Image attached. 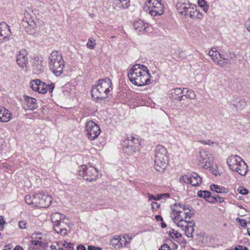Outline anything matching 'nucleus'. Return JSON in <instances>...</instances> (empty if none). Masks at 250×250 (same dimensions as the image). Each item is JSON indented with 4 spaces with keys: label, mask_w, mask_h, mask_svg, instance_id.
<instances>
[{
    "label": "nucleus",
    "mask_w": 250,
    "mask_h": 250,
    "mask_svg": "<svg viewBox=\"0 0 250 250\" xmlns=\"http://www.w3.org/2000/svg\"><path fill=\"white\" fill-rule=\"evenodd\" d=\"M128 77L134 85L142 86L151 83V75L147 67L144 65L136 64L128 71Z\"/></svg>",
    "instance_id": "1"
},
{
    "label": "nucleus",
    "mask_w": 250,
    "mask_h": 250,
    "mask_svg": "<svg viewBox=\"0 0 250 250\" xmlns=\"http://www.w3.org/2000/svg\"><path fill=\"white\" fill-rule=\"evenodd\" d=\"M112 83L109 78L99 80L97 84L95 85L91 90L92 97L97 100L105 103L107 101V98L112 95Z\"/></svg>",
    "instance_id": "2"
},
{
    "label": "nucleus",
    "mask_w": 250,
    "mask_h": 250,
    "mask_svg": "<svg viewBox=\"0 0 250 250\" xmlns=\"http://www.w3.org/2000/svg\"><path fill=\"white\" fill-rule=\"evenodd\" d=\"M176 6L178 13L186 19H201L203 17L202 13L197 10V6L188 0H180L177 2Z\"/></svg>",
    "instance_id": "3"
},
{
    "label": "nucleus",
    "mask_w": 250,
    "mask_h": 250,
    "mask_svg": "<svg viewBox=\"0 0 250 250\" xmlns=\"http://www.w3.org/2000/svg\"><path fill=\"white\" fill-rule=\"evenodd\" d=\"M168 162L167 151L162 145H158L154 150V167L163 172L166 168Z\"/></svg>",
    "instance_id": "4"
},
{
    "label": "nucleus",
    "mask_w": 250,
    "mask_h": 250,
    "mask_svg": "<svg viewBox=\"0 0 250 250\" xmlns=\"http://www.w3.org/2000/svg\"><path fill=\"white\" fill-rule=\"evenodd\" d=\"M227 164L230 169L241 175H245L248 172V166L242 159L237 155H231L227 159Z\"/></svg>",
    "instance_id": "5"
},
{
    "label": "nucleus",
    "mask_w": 250,
    "mask_h": 250,
    "mask_svg": "<svg viewBox=\"0 0 250 250\" xmlns=\"http://www.w3.org/2000/svg\"><path fill=\"white\" fill-rule=\"evenodd\" d=\"M24 17L23 18L21 24L26 29V31L29 32V34H32V30L36 27V23L34 21L33 15V10L31 8H28L26 10L24 13Z\"/></svg>",
    "instance_id": "6"
},
{
    "label": "nucleus",
    "mask_w": 250,
    "mask_h": 250,
    "mask_svg": "<svg viewBox=\"0 0 250 250\" xmlns=\"http://www.w3.org/2000/svg\"><path fill=\"white\" fill-rule=\"evenodd\" d=\"M79 174L85 180L92 182L97 179L98 171L95 167L91 166L83 165L79 171Z\"/></svg>",
    "instance_id": "7"
},
{
    "label": "nucleus",
    "mask_w": 250,
    "mask_h": 250,
    "mask_svg": "<svg viewBox=\"0 0 250 250\" xmlns=\"http://www.w3.org/2000/svg\"><path fill=\"white\" fill-rule=\"evenodd\" d=\"M145 4L148 7L151 15L160 16L164 13V6L160 0H146Z\"/></svg>",
    "instance_id": "8"
},
{
    "label": "nucleus",
    "mask_w": 250,
    "mask_h": 250,
    "mask_svg": "<svg viewBox=\"0 0 250 250\" xmlns=\"http://www.w3.org/2000/svg\"><path fill=\"white\" fill-rule=\"evenodd\" d=\"M85 128L87 131V136L91 140L97 138L101 132L99 125L92 121L86 122Z\"/></svg>",
    "instance_id": "9"
},
{
    "label": "nucleus",
    "mask_w": 250,
    "mask_h": 250,
    "mask_svg": "<svg viewBox=\"0 0 250 250\" xmlns=\"http://www.w3.org/2000/svg\"><path fill=\"white\" fill-rule=\"evenodd\" d=\"M198 165L201 167H209L212 164L211 155L205 150L200 151Z\"/></svg>",
    "instance_id": "10"
},
{
    "label": "nucleus",
    "mask_w": 250,
    "mask_h": 250,
    "mask_svg": "<svg viewBox=\"0 0 250 250\" xmlns=\"http://www.w3.org/2000/svg\"><path fill=\"white\" fill-rule=\"evenodd\" d=\"M182 180L185 183L190 184L194 186H199L202 182V178L197 173L184 175L180 179V181Z\"/></svg>",
    "instance_id": "11"
},
{
    "label": "nucleus",
    "mask_w": 250,
    "mask_h": 250,
    "mask_svg": "<svg viewBox=\"0 0 250 250\" xmlns=\"http://www.w3.org/2000/svg\"><path fill=\"white\" fill-rule=\"evenodd\" d=\"M11 35V31L8 25L5 22H0V42L8 40Z\"/></svg>",
    "instance_id": "12"
},
{
    "label": "nucleus",
    "mask_w": 250,
    "mask_h": 250,
    "mask_svg": "<svg viewBox=\"0 0 250 250\" xmlns=\"http://www.w3.org/2000/svg\"><path fill=\"white\" fill-rule=\"evenodd\" d=\"M49 66L53 73L57 77H59L61 76L63 72L64 62L63 60H62L55 62V63L49 64Z\"/></svg>",
    "instance_id": "13"
},
{
    "label": "nucleus",
    "mask_w": 250,
    "mask_h": 250,
    "mask_svg": "<svg viewBox=\"0 0 250 250\" xmlns=\"http://www.w3.org/2000/svg\"><path fill=\"white\" fill-rule=\"evenodd\" d=\"M43 59L40 56L34 58L33 63V70L36 74H40L43 71L44 67L42 64Z\"/></svg>",
    "instance_id": "14"
},
{
    "label": "nucleus",
    "mask_w": 250,
    "mask_h": 250,
    "mask_svg": "<svg viewBox=\"0 0 250 250\" xmlns=\"http://www.w3.org/2000/svg\"><path fill=\"white\" fill-rule=\"evenodd\" d=\"M123 146H133L134 149L140 150V141L138 138L134 136L127 137V139H125L123 141L122 144Z\"/></svg>",
    "instance_id": "15"
},
{
    "label": "nucleus",
    "mask_w": 250,
    "mask_h": 250,
    "mask_svg": "<svg viewBox=\"0 0 250 250\" xmlns=\"http://www.w3.org/2000/svg\"><path fill=\"white\" fill-rule=\"evenodd\" d=\"M18 64L21 67L26 66L28 63L27 53L25 50H21L17 56Z\"/></svg>",
    "instance_id": "16"
},
{
    "label": "nucleus",
    "mask_w": 250,
    "mask_h": 250,
    "mask_svg": "<svg viewBox=\"0 0 250 250\" xmlns=\"http://www.w3.org/2000/svg\"><path fill=\"white\" fill-rule=\"evenodd\" d=\"M39 193L40 198V208H46L48 207L52 202V197L49 195L43 192Z\"/></svg>",
    "instance_id": "17"
},
{
    "label": "nucleus",
    "mask_w": 250,
    "mask_h": 250,
    "mask_svg": "<svg viewBox=\"0 0 250 250\" xmlns=\"http://www.w3.org/2000/svg\"><path fill=\"white\" fill-rule=\"evenodd\" d=\"M184 208V205L179 203H175L173 207H171L172 212L171 213V218L181 217V212L182 209Z\"/></svg>",
    "instance_id": "18"
},
{
    "label": "nucleus",
    "mask_w": 250,
    "mask_h": 250,
    "mask_svg": "<svg viewBox=\"0 0 250 250\" xmlns=\"http://www.w3.org/2000/svg\"><path fill=\"white\" fill-rule=\"evenodd\" d=\"M12 118L11 113L3 107H0V122H7Z\"/></svg>",
    "instance_id": "19"
},
{
    "label": "nucleus",
    "mask_w": 250,
    "mask_h": 250,
    "mask_svg": "<svg viewBox=\"0 0 250 250\" xmlns=\"http://www.w3.org/2000/svg\"><path fill=\"white\" fill-rule=\"evenodd\" d=\"M133 27L135 30L138 31L139 33L147 32V29L148 28L147 23H145L141 20L135 21L133 23Z\"/></svg>",
    "instance_id": "20"
},
{
    "label": "nucleus",
    "mask_w": 250,
    "mask_h": 250,
    "mask_svg": "<svg viewBox=\"0 0 250 250\" xmlns=\"http://www.w3.org/2000/svg\"><path fill=\"white\" fill-rule=\"evenodd\" d=\"M181 217H177V218H172L173 222L176 223L177 226L181 228L183 230H184L189 224L190 221L183 219Z\"/></svg>",
    "instance_id": "21"
},
{
    "label": "nucleus",
    "mask_w": 250,
    "mask_h": 250,
    "mask_svg": "<svg viewBox=\"0 0 250 250\" xmlns=\"http://www.w3.org/2000/svg\"><path fill=\"white\" fill-rule=\"evenodd\" d=\"M24 100L28 109L33 110L38 107L36 99L26 96L24 97Z\"/></svg>",
    "instance_id": "22"
},
{
    "label": "nucleus",
    "mask_w": 250,
    "mask_h": 250,
    "mask_svg": "<svg viewBox=\"0 0 250 250\" xmlns=\"http://www.w3.org/2000/svg\"><path fill=\"white\" fill-rule=\"evenodd\" d=\"M183 94L184 88H183V89H182L181 88H176L172 90L171 91V98L175 100L181 101L183 99Z\"/></svg>",
    "instance_id": "23"
},
{
    "label": "nucleus",
    "mask_w": 250,
    "mask_h": 250,
    "mask_svg": "<svg viewBox=\"0 0 250 250\" xmlns=\"http://www.w3.org/2000/svg\"><path fill=\"white\" fill-rule=\"evenodd\" d=\"M63 60L61 53L58 51H53L49 57V65Z\"/></svg>",
    "instance_id": "24"
},
{
    "label": "nucleus",
    "mask_w": 250,
    "mask_h": 250,
    "mask_svg": "<svg viewBox=\"0 0 250 250\" xmlns=\"http://www.w3.org/2000/svg\"><path fill=\"white\" fill-rule=\"evenodd\" d=\"M51 218L53 224H60L61 220L64 218V216L59 212H55L51 215Z\"/></svg>",
    "instance_id": "25"
},
{
    "label": "nucleus",
    "mask_w": 250,
    "mask_h": 250,
    "mask_svg": "<svg viewBox=\"0 0 250 250\" xmlns=\"http://www.w3.org/2000/svg\"><path fill=\"white\" fill-rule=\"evenodd\" d=\"M208 55L211 57L212 60L218 64V62L219 61V58L222 57L221 54L216 50H213V49H211L208 52Z\"/></svg>",
    "instance_id": "26"
},
{
    "label": "nucleus",
    "mask_w": 250,
    "mask_h": 250,
    "mask_svg": "<svg viewBox=\"0 0 250 250\" xmlns=\"http://www.w3.org/2000/svg\"><path fill=\"white\" fill-rule=\"evenodd\" d=\"M113 4L119 8H126L129 5V0H114Z\"/></svg>",
    "instance_id": "27"
},
{
    "label": "nucleus",
    "mask_w": 250,
    "mask_h": 250,
    "mask_svg": "<svg viewBox=\"0 0 250 250\" xmlns=\"http://www.w3.org/2000/svg\"><path fill=\"white\" fill-rule=\"evenodd\" d=\"M210 188L211 190L215 191L216 193H227L229 191L227 188L216 185H211Z\"/></svg>",
    "instance_id": "28"
},
{
    "label": "nucleus",
    "mask_w": 250,
    "mask_h": 250,
    "mask_svg": "<svg viewBox=\"0 0 250 250\" xmlns=\"http://www.w3.org/2000/svg\"><path fill=\"white\" fill-rule=\"evenodd\" d=\"M194 225V223L192 221H190L189 222V225H188V227H187L186 229L184 230L186 235L188 237H192V233L194 230L193 228Z\"/></svg>",
    "instance_id": "29"
},
{
    "label": "nucleus",
    "mask_w": 250,
    "mask_h": 250,
    "mask_svg": "<svg viewBox=\"0 0 250 250\" xmlns=\"http://www.w3.org/2000/svg\"><path fill=\"white\" fill-rule=\"evenodd\" d=\"M197 195L199 197L206 199L208 201L210 200L211 194L208 190H199L198 191Z\"/></svg>",
    "instance_id": "30"
},
{
    "label": "nucleus",
    "mask_w": 250,
    "mask_h": 250,
    "mask_svg": "<svg viewBox=\"0 0 250 250\" xmlns=\"http://www.w3.org/2000/svg\"><path fill=\"white\" fill-rule=\"evenodd\" d=\"M222 56V57L219 58L218 65L222 67L228 66L231 64L230 61L229 59L225 58L223 55Z\"/></svg>",
    "instance_id": "31"
},
{
    "label": "nucleus",
    "mask_w": 250,
    "mask_h": 250,
    "mask_svg": "<svg viewBox=\"0 0 250 250\" xmlns=\"http://www.w3.org/2000/svg\"><path fill=\"white\" fill-rule=\"evenodd\" d=\"M184 97L189 99H194L196 97V94L194 92L191 90L184 88Z\"/></svg>",
    "instance_id": "32"
},
{
    "label": "nucleus",
    "mask_w": 250,
    "mask_h": 250,
    "mask_svg": "<svg viewBox=\"0 0 250 250\" xmlns=\"http://www.w3.org/2000/svg\"><path fill=\"white\" fill-rule=\"evenodd\" d=\"M133 148V146H129L128 145H126L125 146H123V150L124 152L128 155H133L134 153L139 151V150L134 149Z\"/></svg>",
    "instance_id": "33"
},
{
    "label": "nucleus",
    "mask_w": 250,
    "mask_h": 250,
    "mask_svg": "<svg viewBox=\"0 0 250 250\" xmlns=\"http://www.w3.org/2000/svg\"><path fill=\"white\" fill-rule=\"evenodd\" d=\"M41 80L39 79H36L32 80L30 83V87L35 91H38L39 85L41 84Z\"/></svg>",
    "instance_id": "34"
},
{
    "label": "nucleus",
    "mask_w": 250,
    "mask_h": 250,
    "mask_svg": "<svg viewBox=\"0 0 250 250\" xmlns=\"http://www.w3.org/2000/svg\"><path fill=\"white\" fill-rule=\"evenodd\" d=\"M184 208L182 209L181 213H183V215H184V219H186L188 218L189 219L191 218L193 215V213H191L190 210L188 208H187L185 205L184 208Z\"/></svg>",
    "instance_id": "35"
},
{
    "label": "nucleus",
    "mask_w": 250,
    "mask_h": 250,
    "mask_svg": "<svg viewBox=\"0 0 250 250\" xmlns=\"http://www.w3.org/2000/svg\"><path fill=\"white\" fill-rule=\"evenodd\" d=\"M39 92L40 93L45 94L47 92V84L41 81V84L39 85Z\"/></svg>",
    "instance_id": "36"
},
{
    "label": "nucleus",
    "mask_w": 250,
    "mask_h": 250,
    "mask_svg": "<svg viewBox=\"0 0 250 250\" xmlns=\"http://www.w3.org/2000/svg\"><path fill=\"white\" fill-rule=\"evenodd\" d=\"M208 201L210 203H214L215 201H216L221 203L224 202V198L215 194L212 196L211 195L210 200H208Z\"/></svg>",
    "instance_id": "37"
},
{
    "label": "nucleus",
    "mask_w": 250,
    "mask_h": 250,
    "mask_svg": "<svg viewBox=\"0 0 250 250\" xmlns=\"http://www.w3.org/2000/svg\"><path fill=\"white\" fill-rule=\"evenodd\" d=\"M33 207L40 208L39 193L33 195Z\"/></svg>",
    "instance_id": "38"
},
{
    "label": "nucleus",
    "mask_w": 250,
    "mask_h": 250,
    "mask_svg": "<svg viewBox=\"0 0 250 250\" xmlns=\"http://www.w3.org/2000/svg\"><path fill=\"white\" fill-rule=\"evenodd\" d=\"M96 41L93 38L90 37L88 41V42L86 44V46L88 48L90 49H93L95 48L96 46Z\"/></svg>",
    "instance_id": "39"
},
{
    "label": "nucleus",
    "mask_w": 250,
    "mask_h": 250,
    "mask_svg": "<svg viewBox=\"0 0 250 250\" xmlns=\"http://www.w3.org/2000/svg\"><path fill=\"white\" fill-rule=\"evenodd\" d=\"M200 142L204 145H208L211 146H218V143L217 142L211 141V140H201Z\"/></svg>",
    "instance_id": "40"
},
{
    "label": "nucleus",
    "mask_w": 250,
    "mask_h": 250,
    "mask_svg": "<svg viewBox=\"0 0 250 250\" xmlns=\"http://www.w3.org/2000/svg\"><path fill=\"white\" fill-rule=\"evenodd\" d=\"M33 195H27L25 197V201L26 204L33 206Z\"/></svg>",
    "instance_id": "41"
},
{
    "label": "nucleus",
    "mask_w": 250,
    "mask_h": 250,
    "mask_svg": "<svg viewBox=\"0 0 250 250\" xmlns=\"http://www.w3.org/2000/svg\"><path fill=\"white\" fill-rule=\"evenodd\" d=\"M237 190L239 193L243 195H246L248 193V190L242 186L239 187Z\"/></svg>",
    "instance_id": "42"
},
{
    "label": "nucleus",
    "mask_w": 250,
    "mask_h": 250,
    "mask_svg": "<svg viewBox=\"0 0 250 250\" xmlns=\"http://www.w3.org/2000/svg\"><path fill=\"white\" fill-rule=\"evenodd\" d=\"M27 223L25 221H20L19 222V227L21 229H26Z\"/></svg>",
    "instance_id": "43"
},
{
    "label": "nucleus",
    "mask_w": 250,
    "mask_h": 250,
    "mask_svg": "<svg viewBox=\"0 0 250 250\" xmlns=\"http://www.w3.org/2000/svg\"><path fill=\"white\" fill-rule=\"evenodd\" d=\"M59 225L60 224H53V229L58 233H60L62 228L59 226Z\"/></svg>",
    "instance_id": "44"
},
{
    "label": "nucleus",
    "mask_w": 250,
    "mask_h": 250,
    "mask_svg": "<svg viewBox=\"0 0 250 250\" xmlns=\"http://www.w3.org/2000/svg\"><path fill=\"white\" fill-rule=\"evenodd\" d=\"M5 221L2 216H0V230H2L4 229L3 225L5 224Z\"/></svg>",
    "instance_id": "45"
},
{
    "label": "nucleus",
    "mask_w": 250,
    "mask_h": 250,
    "mask_svg": "<svg viewBox=\"0 0 250 250\" xmlns=\"http://www.w3.org/2000/svg\"><path fill=\"white\" fill-rule=\"evenodd\" d=\"M151 207L153 210H156L160 207V204L157 202H152L151 203Z\"/></svg>",
    "instance_id": "46"
},
{
    "label": "nucleus",
    "mask_w": 250,
    "mask_h": 250,
    "mask_svg": "<svg viewBox=\"0 0 250 250\" xmlns=\"http://www.w3.org/2000/svg\"><path fill=\"white\" fill-rule=\"evenodd\" d=\"M47 91H48L50 93H52L54 89L55 86L54 84L51 83L50 84H47Z\"/></svg>",
    "instance_id": "47"
},
{
    "label": "nucleus",
    "mask_w": 250,
    "mask_h": 250,
    "mask_svg": "<svg viewBox=\"0 0 250 250\" xmlns=\"http://www.w3.org/2000/svg\"><path fill=\"white\" fill-rule=\"evenodd\" d=\"M239 220L240 225L243 227H245L247 225V222L245 219L237 218Z\"/></svg>",
    "instance_id": "48"
},
{
    "label": "nucleus",
    "mask_w": 250,
    "mask_h": 250,
    "mask_svg": "<svg viewBox=\"0 0 250 250\" xmlns=\"http://www.w3.org/2000/svg\"><path fill=\"white\" fill-rule=\"evenodd\" d=\"M148 197H149V200H159L161 197H160V195H158V198H156L155 196L152 195L150 193H148Z\"/></svg>",
    "instance_id": "49"
},
{
    "label": "nucleus",
    "mask_w": 250,
    "mask_h": 250,
    "mask_svg": "<svg viewBox=\"0 0 250 250\" xmlns=\"http://www.w3.org/2000/svg\"><path fill=\"white\" fill-rule=\"evenodd\" d=\"M198 4L200 6L204 7V6L207 4V2L204 0H198Z\"/></svg>",
    "instance_id": "50"
},
{
    "label": "nucleus",
    "mask_w": 250,
    "mask_h": 250,
    "mask_svg": "<svg viewBox=\"0 0 250 250\" xmlns=\"http://www.w3.org/2000/svg\"><path fill=\"white\" fill-rule=\"evenodd\" d=\"M159 250H170V247L166 244H163Z\"/></svg>",
    "instance_id": "51"
},
{
    "label": "nucleus",
    "mask_w": 250,
    "mask_h": 250,
    "mask_svg": "<svg viewBox=\"0 0 250 250\" xmlns=\"http://www.w3.org/2000/svg\"><path fill=\"white\" fill-rule=\"evenodd\" d=\"M59 234L62 236H65L67 234V230L65 228H62Z\"/></svg>",
    "instance_id": "52"
},
{
    "label": "nucleus",
    "mask_w": 250,
    "mask_h": 250,
    "mask_svg": "<svg viewBox=\"0 0 250 250\" xmlns=\"http://www.w3.org/2000/svg\"><path fill=\"white\" fill-rule=\"evenodd\" d=\"M63 246L65 248L67 249H73V245L71 243H67L65 242V243L63 244Z\"/></svg>",
    "instance_id": "53"
},
{
    "label": "nucleus",
    "mask_w": 250,
    "mask_h": 250,
    "mask_svg": "<svg viewBox=\"0 0 250 250\" xmlns=\"http://www.w3.org/2000/svg\"><path fill=\"white\" fill-rule=\"evenodd\" d=\"M87 249L88 250H102V249L100 247H96L93 246H88Z\"/></svg>",
    "instance_id": "54"
},
{
    "label": "nucleus",
    "mask_w": 250,
    "mask_h": 250,
    "mask_svg": "<svg viewBox=\"0 0 250 250\" xmlns=\"http://www.w3.org/2000/svg\"><path fill=\"white\" fill-rule=\"evenodd\" d=\"M228 56L231 60H233L236 58V55L234 52H229Z\"/></svg>",
    "instance_id": "55"
},
{
    "label": "nucleus",
    "mask_w": 250,
    "mask_h": 250,
    "mask_svg": "<svg viewBox=\"0 0 250 250\" xmlns=\"http://www.w3.org/2000/svg\"><path fill=\"white\" fill-rule=\"evenodd\" d=\"M235 250H248V249L243 246H240L238 247H236Z\"/></svg>",
    "instance_id": "56"
},
{
    "label": "nucleus",
    "mask_w": 250,
    "mask_h": 250,
    "mask_svg": "<svg viewBox=\"0 0 250 250\" xmlns=\"http://www.w3.org/2000/svg\"><path fill=\"white\" fill-rule=\"evenodd\" d=\"M246 25L247 30L250 32V18L246 22Z\"/></svg>",
    "instance_id": "57"
},
{
    "label": "nucleus",
    "mask_w": 250,
    "mask_h": 250,
    "mask_svg": "<svg viewBox=\"0 0 250 250\" xmlns=\"http://www.w3.org/2000/svg\"><path fill=\"white\" fill-rule=\"evenodd\" d=\"M155 218L157 221H163V219L162 217L160 215H157L155 216Z\"/></svg>",
    "instance_id": "58"
},
{
    "label": "nucleus",
    "mask_w": 250,
    "mask_h": 250,
    "mask_svg": "<svg viewBox=\"0 0 250 250\" xmlns=\"http://www.w3.org/2000/svg\"><path fill=\"white\" fill-rule=\"evenodd\" d=\"M77 250H86L85 247L82 245H80L77 247Z\"/></svg>",
    "instance_id": "59"
},
{
    "label": "nucleus",
    "mask_w": 250,
    "mask_h": 250,
    "mask_svg": "<svg viewBox=\"0 0 250 250\" xmlns=\"http://www.w3.org/2000/svg\"><path fill=\"white\" fill-rule=\"evenodd\" d=\"M174 236L175 237V238H178L180 237V236H181V234L176 231L174 234Z\"/></svg>",
    "instance_id": "60"
},
{
    "label": "nucleus",
    "mask_w": 250,
    "mask_h": 250,
    "mask_svg": "<svg viewBox=\"0 0 250 250\" xmlns=\"http://www.w3.org/2000/svg\"><path fill=\"white\" fill-rule=\"evenodd\" d=\"M41 242H40V241H38V240H34V241H33L32 242V244H34V245H36V246H37V245H38V244H41Z\"/></svg>",
    "instance_id": "61"
},
{
    "label": "nucleus",
    "mask_w": 250,
    "mask_h": 250,
    "mask_svg": "<svg viewBox=\"0 0 250 250\" xmlns=\"http://www.w3.org/2000/svg\"><path fill=\"white\" fill-rule=\"evenodd\" d=\"M203 8L204 11H205V12H207L208 10V6L207 4L204 6V7H203Z\"/></svg>",
    "instance_id": "62"
},
{
    "label": "nucleus",
    "mask_w": 250,
    "mask_h": 250,
    "mask_svg": "<svg viewBox=\"0 0 250 250\" xmlns=\"http://www.w3.org/2000/svg\"><path fill=\"white\" fill-rule=\"evenodd\" d=\"M20 249H21V250H23V249L21 247H20V246H17V247H16L14 248V250H19Z\"/></svg>",
    "instance_id": "63"
},
{
    "label": "nucleus",
    "mask_w": 250,
    "mask_h": 250,
    "mask_svg": "<svg viewBox=\"0 0 250 250\" xmlns=\"http://www.w3.org/2000/svg\"><path fill=\"white\" fill-rule=\"evenodd\" d=\"M161 227L163 228H166L167 227V225H166V224L165 223L162 222L161 223Z\"/></svg>",
    "instance_id": "64"
}]
</instances>
